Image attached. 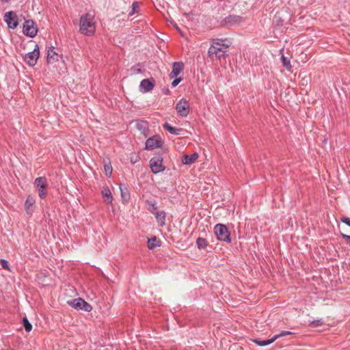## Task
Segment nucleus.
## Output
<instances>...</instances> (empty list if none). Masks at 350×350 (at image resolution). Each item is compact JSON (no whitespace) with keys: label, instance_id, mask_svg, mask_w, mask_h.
<instances>
[{"label":"nucleus","instance_id":"b1692460","mask_svg":"<svg viewBox=\"0 0 350 350\" xmlns=\"http://www.w3.org/2000/svg\"><path fill=\"white\" fill-rule=\"evenodd\" d=\"M196 244L199 249H204L207 246V241L203 238H198Z\"/></svg>","mask_w":350,"mask_h":350},{"label":"nucleus","instance_id":"c756f323","mask_svg":"<svg viewBox=\"0 0 350 350\" xmlns=\"http://www.w3.org/2000/svg\"><path fill=\"white\" fill-rule=\"evenodd\" d=\"M139 8L138 3L137 2H135L132 4V10L129 12V15L132 16L135 13L137 12V10Z\"/></svg>","mask_w":350,"mask_h":350},{"label":"nucleus","instance_id":"7c9ffc66","mask_svg":"<svg viewBox=\"0 0 350 350\" xmlns=\"http://www.w3.org/2000/svg\"><path fill=\"white\" fill-rule=\"evenodd\" d=\"M288 334H291V332L288 331H283L279 334H276L273 336L274 340H276L278 338Z\"/></svg>","mask_w":350,"mask_h":350},{"label":"nucleus","instance_id":"4be33fe9","mask_svg":"<svg viewBox=\"0 0 350 350\" xmlns=\"http://www.w3.org/2000/svg\"><path fill=\"white\" fill-rule=\"evenodd\" d=\"M163 127L167 129L170 133L174 134V135H179L180 132L182 131L180 129H176L175 127H173L168 124H165L163 125Z\"/></svg>","mask_w":350,"mask_h":350},{"label":"nucleus","instance_id":"c9c22d12","mask_svg":"<svg viewBox=\"0 0 350 350\" xmlns=\"http://www.w3.org/2000/svg\"><path fill=\"white\" fill-rule=\"evenodd\" d=\"M176 28L181 33V35L183 36V33L180 31V29L178 27H176Z\"/></svg>","mask_w":350,"mask_h":350},{"label":"nucleus","instance_id":"4468645a","mask_svg":"<svg viewBox=\"0 0 350 350\" xmlns=\"http://www.w3.org/2000/svg\"><path fill=\"white\" fill-rule=\"evenodd\" d=\"M199 157L197 152H195L191 155L185 154L182 159V163L183 165H191L196 162Z\"/></svg>","mask_w":350,"mask_h":350},{"label":"nucleus","instance_id":"2f4dec72","mask_svg":"<svg viewBox=\"0 0 350 350\" xmlns=\"http://www.w3.org/2000/svg\"><path fill=\"white\" fill-rule=\"evenodd\" d=\"M0 264L3 269L10 271L9 262L7 260L1 259L0 260Z\"/></svg>","mask_w":350,"mask_h":350},{"label":"nucleus","instance_id":"5701e85b","mask_svg":"<svg viewBox=\"0 0 350 350\" xmlns=\"http://www.w3.org/2000/svg\"><path fill=\"white\" fill-rule=\"evenodd\" d=\"M253 341H254V343H256L258 346H266V345L271 344L275 340H274V338L273 337L272 338L269 339V340H258V339H255Z\"/></svg>","mask_w":350,"mask_h":350},{"label":"nucleus","instance_id":"1a4fd4ad","mask_svg":"<svg viewBox=\"0 0 350 350\" xmlns=\"http://www.w3.org/2000/svg\"><path fill=\"white\" fill-rule=\"evenodd\" d=\"M150 167L154 174H157L165 170V167L163 165V159L160 157L152 158L150 161Z\"/></svg>","mask_w":350,"mask_h":350},{"label":"nucleus","instance_id":"9b49d317","mask_svg":"<svg viewBox=\"0 0 350 350\" xmlns=\"http://www.w3.org/2000/svg\"><path fill=\"white\" fill-rule=\"evenodd\" d=\"M161 145L162 142L160 140L159 137L154 136L147 139L146 142V149L153 150L157 148L161 147Z\"/></svg>","mask_w":350,"mask_h":350},{"label":"nucleus","instance_id":"a211bd4d","mask_svg":"<svg viewBox=\"0 0 350 350\" xmlns=\"http://www.w3.org/2000/svg\"><path fill=\"white\" fill-rule=\"evenodd\" d=\"M101 193H102V196H103L105 201L107 203L111 204L112 202L113 197L111 196V192L110 189H109V187H103L101 191Z\"/></svg>","mask_w":350,"mask_h":350},{"label":"nucleus","instance_id":"6ab92c4d","mask_svg":"<svg viewBox=\"0 0 350 350\" xmlns=\"http://www.w3.org/2000/svg\"><path fill=\"white\" fill-rule=\"evenodd\" d=\"M147 246L149 250H154V248L161 246V241L154 236L148 240Z\"/></svg>","mask_w":350,"mask_h":350},{"label":"nucleus","instance_id":"dca6fc26","mask_svg":"<svg viewBox=\"0 0 350 350\" xmlns=\"http://www.w3.org/2000/svg\"><path fill=\"white\" fill-rule=\"evenodd\" d=\"M154 87V83L149 79H144L141 81L140 89L143 92L150 91Z\"/></svg>","mask_w":350,"mask_h":350},{"label":"nucleus","instance_id":"f257e3e1","mask_svg":"<svg viewBox=\"0 0 350 350\" xmlns=\"http://www.w3.org/2000/svg\"><path fill=\"white\" fill-rule=\"evenodd\" d=\"M96 21L94 16L90 13H86L80 17L79 32L85 36H91L96 31Z\"/></svg>","mask_w":350,"mask_h":350},{"label":"nucleus","instance_id":"bb28decb","mask_svg":"<svg viewBox=\"0 0 350 350\" xmlns=\"http://www.w3.org/2000/svg\"><path fill=\"white\" fill-rule=\"evenodd\" d=\"M349 233H350V232L347 228H342L341 234H342V237L345 239L346 242L347 243H350V235L348 234Z\"/></svg>","mask_w":350,"mask_h":350},{"label":"nucleus","instance_id":"6e6552de","mask_svg":"<svg viewBox=\"0 0 350 350\" xmlns=\"http://www.w3.org/2000/svg\"><path fill=\"white\" fill-rule=\"evenodd\" d=\"M176 110L180 116L186 117L189 112V102L186 99L182 98L177 103Z\"/></svg>","mask_w":350,"mask_h":350},{"label":"nucleus","instance_id":"20e7f679","mask_svg":"<svg viewBox=\"0 0 350 350\" xmlns=\"http://www.w3.org/2000/svg\"><path fill=\"white\" fill-rule=\"evenodd\" d=\"M68 304L71 307L77 310H82L85 312H90L92 310V306L81 298L68 301Z\"/></svg>","mask_w":350,"mask_h":350},{"label":"nucleus","instance_id":"ddd939ff","mask_svg":"<svg viewBox=\"0 0 350 350\" xmlns=\"http://www.w3.org/2000/svg\"><path fill=\"white\" fill-rule=\"evenodd\" d=\"M36 200L33 197L29 196L26 201L25 202V209L27 214L31 215L33 211V204H35Z\"/></svg>","mask_w":350,"mask_h":350},{"label":"nucleus","instance_id":"f704fd0d","mask_svg":"<svg viewBox=\"0 0 350 350\" xmlns=\"http://www.w3.org/2000/svg\"><path fill=\"white\" fill-rule=\"evenodd\" d=\"M137 161V157H136L135 159H131V161L132 163H136Z\"/></svg>","mask_w":350,"mask_h":350},{"label":"nucleus","instance_id":"f03ea898","mask_svg":"<svg viewBox=\"0 0 350 350\" xmlns=\"http://www.w3.org/2000/svg\"><path fill=\"white\" fill-rule=\"evenodd\" d=\"M228 46V44L219 42H214L208 49V56L213 59H220L226 55Z\"/></svg>","mask_w":350,"mask_h":350},{"label":"nucleus","instance_id":"7ed1b4c3","mask_svg":"<svg viewBox=\"0 0 350 350\" xmlns=\"http://www.w3.org/2000/svg\"><path fill=\"white\" fill-rule=\"evenodd\" d=\"M214 230L217 239L219 241L230 243L231 239L230 237V232L225 225L221 224H217L215 226Z\"/></svg>","mask_w":350,"mask_h":350},{"label":"nucleus","instance_id":"c85d7f7f","mask_svg":"<svg viewBox=\"0 0 350 350\" xmlns=\"http://www.w3.org/2000/svg\"><path fill=\"white\" fill-rule=\"evenodd\" d=\"M147 204H148V210L152 213H154L155 211L157 210V206L156 203L154 202H147Z\"/></svg>","mask_w":350,"mask_h":350},{"label":"nucleus","instance_id":"39448f33","mask_svg":"<svg viewBox=\"0 0 350 350\" xmlns=\"http://www.w3.org/2000/svg\"><path fill=\"white\" fill-rule=\"evenodd\" d=\"M40 56V51L38 44H36L33 51L28 53L25 56V62L30 66H33L36 64L38 59Z\"/></svg>","mask_w":350,"mask_h":350},{"label":"nucleus","instance_id":"a878e982","mask_svg":"<svg viewBox=\"0 0 350 350\" xmlns=\"http://www.w3.org/2000/svg\"><path fill=\"white\" fill-rule=\"evenodd\" d=\"M23 326L26 332H30L32 329L31 324L29 322L26 317H24L23 319Z\"/></svg>","mask_w":350,"mask_h":350},{"label":"nucleus","instance_id":"f3484780","mask_svg":"<svg viewBox=\"0 0 350 350\" xmlns=\"http://www.w3.org/2000/svg\"><path fill=\"white\" fill-rule=\"evenodd\" d=\"M57 61H58V55L54 51V47H50L47 53V62L53 64Z\"/></svg>","mask_w":350,"mask_h":350},{"label":"nucleus","instance_id":"9d476101","mask_svg":"<svg viewBox=\"0 0 350 350\" xmlns=\"http://www.w3.org/2000/svg\"><path fill=\"white\" fill-rule=\"evenodd\" d=\"M4 21L10 28L14 29L18 25L17 16L16 13L12 11L5 13Z\"/></svg>","mask_w":350,"mask_h":350},{"label":"nucleus","instance_id":"0eeeda50","mask_svg":"<svg viewBox=\"0 0 350 350\" xmlns=\"http://www.w3.org/2000/svg\"><path fill=\"white\" fill-rule=\"evenodd\" d=\"M35 186L38 189V195L40 198H44L46 196L45 189L47 187L48 182L45 177H38L36 178L34 182Z\"/></svg>","mask_w":350,"mask_h":350},{"label":"nucleus","instance_id":"72a5a7b5","mask_svg":"<svg viewBox=\"0 0 350 350\" xmlns=\"http://www.w3.org/2000/svg\"><path fill=\"white\" fill-rule=\"evenodd\" d=\"M182 81V78H177V79H175L172 82V87H176L180 81Z\"/></svg>","mask_w":350,"mask_h":350},{"label":"nucleus","instance_id":"423d86ee","mask_svg":"<svg viewBox=\"0 0 350 350\" xmlns=\"http://www.w3.org/2000/svg\"><path fill=\"white\" fill-rule=\"evenodd\" d=\"M38 32V27L33 21L27 20L23 25V33L30 37L34 38Z\"/></svg>","mask_w":350,"mask_h":350},{"label":"nucleus","instance_id":"aec40b11","mask_svg":"<svg viewBox=\"0 0 350 350\" xmlns=\"http://www.w3.org/2000/svg\"><path fill=\"white\" fill-rule=\"evenodd\" d=\"M157 222L160 226H163L165 224V213L164 211L156 212L154 213Z\"/></svg>","mask_w":350,"mask_h":350},{"label":"nucleus","instance_id":"393cba45","mask_svg":"<svg viewBox=\"0 0 350 350\" xmlns=\"http://www.w3.org/2000/svg\"><path fill=\"white\" fill-rule=\"evenodd\" d=\"M282 62L284 65V66L288 70L291 68V64L290 59H288L287 57H284V55H282L281 57Z\"/></svg>","mask_w":350,"mask_h":350},{"label":"nucleus","instance_id":"f8f14e48","mask_svg":"<svg viewBox=\"0 0 350 350\" xmlns=\"http://www.w3.org/2000/svg\"><path fill=\"white\" fill-rule=\"evenodd\" d=\"M244 21L243 18L238 16H230L226 17L224 21V25H232L236 24H241Z\"/></svg>","mask_w":350,"mask_h":350},{"label":"nucleus","instance_id":"412c9836","mask_svg":"<svg viewBox=\"0 0 350 350\" xmlns=\"http://www.w3.org/2000/svg\"><path fill=\"white\" fill-rule=\"evenodd\" d=\"M120 189L121 192L122 200L124 204H126L129 200L130 195L126 187H122V185H120Z\"/></svg>","mask_w":350,"mask_h":350},{"label":"nucleus","instance_id":"2eb2a0df","mask_svg":"<svg viewBox=\"0 0 350 350\" xmlns=\"http://www.w3.org/2000/svg\"><path fill=\"white\" fill-rule=\"evenodd\" d=\"M183 69V64L181 62H174L173 64V69L170 74L171 79L177 77Z\"/></svg>","mask_w":350,"mask_h":350},{"label":"nucleus","instance_id":"cd10ccee","mask_svg":"<svg viewBox=\"0 0 350 350\" xmlns=\"http://www.w3.org/2000/svg\"><path fill=\"white\" fill-rule=\"evenodd\" d=\"M105 172L107 176H110L112 173V167L110 163L105 164Z\"/></svg>","mask_w":350,"mask_h":350},{"label":"nucleus","instance_id":"473e14b6","mask_svg":"<svg viewBox=\"0 0 350 350\" xmlns=\"http://www.w3.org/2000/svg\"><path fill=\"white\" fill-rule=\"evenodd\" d=\"M341 221L350 227V217H342Z\"/></svg>","mask_w":350,"mask_h":350}]
</instances>
